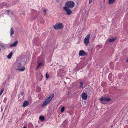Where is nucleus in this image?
<instances>
[{
    "label": "nucleus",
    "mask_w": 128,
    "mask_h": 128,
    "mask_svg": "<svg viewBox=\"0 0 128 128\" xmlns=\"http://www.w3.org/2000/svg\"><path fill=\"white\" fill-rule=\"evenodd\" d=\"M54 94H50L49 97L47 98H49L50 100L51 101L52 99L54 97Z\"/></svg>",
    "instance_id": "f3484780"
},
{
    "label": "nucleus",
    "mask_w": 128,
    "mask_h": 128,
    "mask_svg": "<svg viewBox=\"0 0 128 128\" xmlns=\"http://www.w3.org/2000/svg\"><path fill=\"white\" fill-rule=\"evenodd\" d=\"M12 52H11L9 54L8 56H7L8 58L9 59H10L12 57Z\"/></svg>",
    "instance_id": "2eb2a0df"
},
{
    "label": "nucleus",
    "mask_w": 128,
    "mask_h": 128,
    "mask_svg": "<svg viewBox=\"0 0 128 128\" xmlns=\"http://www.w3.org/2000/svg\"><path fill=\"white\" fill-rule=\"evenodd\" d=\"M80 84L79 87V88H82L83 87V83L82 82H80Z\"/></svg>",
    "instance_id": "5701e85b"
},
{
    "label": "nucleus",
    "mask_w": 128,
    "mask_h": 128,
    "mask_svg": "<svg viewBox=\"0 0 128 128\" xmlns=\"http://www.w3.org/2000/svg\"><path fill=\"white\" fill-rule=\"evenodd\" d=\"M92 0H89V4H91L92 2Z\"/></svg>",
    "instance_id": "bb28decb"
},
{
    "label": "nucleus",
    "mask_w": 128,
    "mask_h": 128,
    "mask_svg": "<svg viewBox=\"0 0 128 128\" xmlns=\"http://www.w3.org/2000/svg\"><path fill=\"white\" fill-rule=\"evenodd\" d=\"M24 94V91H23L21 93H20V94L19 95L21 97H23L24 96H22Z\"/></svg>",
    "instance_id": "4be33fe9"
},
{
    "label": "nucleus",
    "mask_w": 128,
    "mask_h": 128,
    "mask_svg": "<svg viewBox=\"0 0 128 128\" xmlns=\"http://www.w3.org/2000/svg\"><path fill=\"white\" fill-rule=\"evenodd\" d=\"M53 27L55 30H60L63 28L64 26L62 23L58 22L53 26Z\"/></svg>",
    "instance_id": "f03ea898"
},
{
    "label": "nucleus",
    "mask_w": 128,
    "mask_h": 128,
    "mask_svg": "<svg viewBox=\"0 0 128 128\" xmlns=\"http://www.w3.org/2000/svg\"><path fill=\"white\" fill-rule=\"evenodd\" d=\"M90 36V34H88L85 37L84 39V42L86 46H88L89 43Z\"/></svg>",
    "instance_id": "7ed1b4c3"
},
{
    "label": "nucleus",
    "mask_w": 128,
    "mask_h": 128,
    "mask_svg": "<svg viewBox=\"0 0 128 128\" xmlns=\"http://www.w3.org/2000/svg\"><path fill=\"white\" fill-rule=\"evenodd\" d=\"M86 54V52L83 50H80L79 52V55L80 56H84Z\"/></svg>",
    "instance_id": "9b49d317"
},
{
    "label": "nucleus",
    "mask_w": 128,
    "mask_h": 128,
    "mask_svg": "<svg viewBox=\"0 0 128 128\" xmlns=\"http://www.w3.org/2000/svg\"><path fill=\"white\" fill-rule=\"evenodd\" d=\"M81 97L83 99L86 100L88 98L87 94L84 92H83L82 94Z\"/></svg>",
    "instance_id": "1a4fd4ad"
},
{
    "label": "nucleus",
    "mask_w": 128,
    "mask_h": 128,
    "mask_svg": "<svg viewBox=\"0 0 128 128\" xmlns=\"http://www.w3.org/2000/svg\"><path fill=\"white\" fill-rule=\"evenodd\" d=\"M29 104V102L28 101H25L24 102L22 106L23 107H26Z\"/></svg>",
    "instance_id": "4468645a"
},
{
    "label": "nucleus",
    "mask_w": 128,
    "mask_h": 128,
    "mask_svg": "<svg viewBox=\"0 0 128 128\" xmlns=\"http://www.w3.org/2000/svg\"><path fill=\"white\" fill-rule=\"evenodd\" d=\"M63 7V9L66 12L67 14L68 15H70L72 13V12L70 9V8H67L66 7Z\"/></svg>",
    "instance_id": "39448f33"
},
{
    "label": "nucleus",
    "mask_w": 128,
    "mask_h": 128,
    "mask_svg": "<svg viewBox=\"0 0 128 128\" xmlns=\"http://www.w3.org/2000/svg\"><path fill=\"white\" fill-rule=\"evenodd\" d=\"M27 127L26 126H24L23 128H26Z\"/></svg>",
    "instance_id": "c756f323"
},
{
    "label": "nucleus",
    "mask_w": 128,
    "mask_h": 128,
    "mask_svg": "<svg viewBox=\"0 0 128 128\" xmlns=\"http://www.w3.org/2000/svg\"><path fill=\"white\" fill-rule=\"evenodd\" d=\"M50 101L49 98H47L46 100L44 101L42 104V106L43 107L48 104Z\"/></svg>",
    "instance_id": "423d86ee"
},
{
    "label": "nucleus",
    "mask_w": 128,
    "mask_h": 128,
    "mask_svg": "<svg viewBox=\"0 0 128 128\" xmlns=\"http://www.w3.org/2000/svg\"><path fill=\"white\" fill-rule=\"evenodd\" d=\"M18 42L17 41H15V42L13 43L12 44H11L10 45V47H12L13 46L15 47L16 46L17 44H18Z\"/></svg>",
    "instance_id": "ddd939ff"
},
{
    "label": "nucleus",
    "mask_w": 128,
    "mask_h": 128,
    "mask_svg": "<svg viewBox=\"0 0 128 128\" xmlns=\"http://www.w3.org/2000/svg\"><path fill=\"white\" fill-rule=\"evenodd\" d=\"M37 80L38 81L41 80L42 78V75L41 73H39L38 74L36 78Z\"/></svg>",
    "instance_id": "6e6552de"
},
{
    "label": "nucleus",
    "mask_w": 128,
    "mask_h": 128,
    "mask_svg": "<svg viewBox=\"0 0 128 128\" xmlns=\"http://www.w3.org/2000/svg\"><path fill=\"white\" fill-rule=\"evenodd\" d=\"M0 96H1V95H0Z\"/></svg>",
    "instance_id": "72a5a7b5"
},
{
    "label": "nucleus",
    "mask_w": 128,
    "mask_h": 128,
    "mask_svg": "<svg viewBox=\"0 0 128 128\" xmlns=\"http://www.w3.org/2000/svg\"><path fill=\"white\" fill-rule=\"evenodd\" d=\"M4 88H2V89L1 91V92H0V95H2V93L3 92H4Z\"/></svg>",
    "instance_id": "393cba45"
},
{
    "label": "nucleus",
    "mask_w": 128,
    "mask_h": 128,
    "mask_svg": "<svg viewBox=\"0 0 128 128\" xmlns=\"http://www.w3.org/2000/svg\"><path fill=\"white\" fill-rule=\"evenodd\" d=\"M116 0H108V3L110 4H113Z\"/></svg>",
    "instance_id": "dca6fc26"
},
{
    "label": "nucleus",
    "mask_w": 128,
    "mask_h": 128,
    "mask_svg": "<svg viewBox=\"0 0 128 128\" xmlns=\"http://www.w3.org/2000/svg\"><path fill=\"white\" fill-rule=\"evenodd\" d=\"M65 109V107H62V108L60 110V112H63L64 110Z\"/></svg>",
    "instance_id": "b1692460"
},
{
    "label": "nucleus",
    "mask_w": 128,
    "mask_h": 128,
    "mask_svg": "<svg viewBox=\"0 0 128 128\" xmlns=\"http://www.w3.org/2000/svg\"><path fill=\"white\" fill-rule=\"evenodd\" d=\"M0 7L2 8H7L8 7V5L5 2H3L2 4L0 5Z\"/></svg>",
    "instance_id": "f8f14e48"
},
{
    "label": "nucleus",
    "mask_w": 128,
    "mask_h": 128,
    "mask_svg": "<svg viewBox=\"0 0 128 128\" xmlns=\"http://www.w3.org/2000/svg\"><path fill=\"white\" fill-rule=\"evenodd\" d=\"M46 78H48L49 77V75L47 73H46Z\"/></svg>",
    "instance_id": "a878e982"
},
{
    "label": "nucleus",
    "mask_w": 128,
    "mask_h": 128,
    "mask_svg": "<svg viewBox=\"0 0 128 128\" xmlns=\"http://www.w3.org/2000/svg\"><path fill=\"white\" fill-rule=\"evenodd\" d=\"M113 125H112L111 126V128H112V127H113Z\"/></svg>",
    "instance_id": "2f4dec72"
},
{
    "label": "nucleus",
    "mask_w": 128,
    "mask_h": 128,
    "mask_svg": "<svg viewBox=\"0 0 128 128\" xmlns=\"http://www.w3.org/2000/svg\"><path fill=\"white\" fill-rule=\"evenodd\" d=\"M44 62L43 60H42L40 62L38 63L36 70H38L41 66L44 65Z\"/></svg>",
    "instance_id": "0eeeda50"
},
{
    "label": "nucleus",
    "mask_w": 128,
    "mask_h": 128,
    "mask_svg": "<svg viewBox=\"0 0 128 128\" xmlns=\"http://www.w3.org/2000/svg\"><path fill=\"white\" fill-rule=\"evenodd\" d=\"M39 118L40 120L43 121L44 120V118L43 116H40Z\"/></svg>",
    "instance_id": "aec40b11"
},
{
    "label": "nucleus",
    "mask_w": 128,
    "mask_h": 128,
    "mask_svg": "<svg viewBox=\"0 0 128 128\" xmlns=\"http://www.w3.org/2000/svg\"><path fill=\"white\" fill-rule=\"evenodd\" d=\"M46 10H43V12H44V13L45 14H46Z\"/></svg>",
    "instance_id": "cd10ccee"
},
{
    "label": "nucleus",
    "mask_w": 128,
    "mask_h": 128,
    "mask_svg": "<svg viewBox=\"0 0 128 128\" xmlns=\"http://www.w3.org/2000/svg\"><path fill=\"white\" fill-rule=\"evenodd\" d=\"M18 68L16 70L19 71H23L25 69V68L24 66H23L22 67V65L20 63H18L17 65Z\"/></svg>",
    "instance_id": "20e7f679"
},
{
    "label": "nucleus",
    "mask_w": 128,
    "mask_h": 128,
    "mask_svg": "<svg viewBox=\"0 0 128 128\" xmlns=\"http://www.w3.org/2000/svg\"><path fill=\"white\" fill-rule=\"evenodd\" d=\"M100 100L101 101H105L106 102H108L110 101L111 100V99L109 98H103L102 97L100 99Z\"/></svg>",
    "instance_id": "9d476101"
},
{
    "label": "nucleus",
    "mask_w": 128,
    "mask_h": 128,
    "mask_svg": "<svg viewBox=\"0 0 128 128\" xmlns=\"http://www.w3.org/2000/svg\"><path fill=\"white\" fill-rule=\"evenodd\" d=\"M6 12H10V10H6Z\"/></svg>",
    "instance_id": "c85d7f7f"
},
{
    "label": "nucleus",
    "mask_w": 128,
    "mask_h": 128,
    "mask_svg": "<svg viewBox=\"0 0 128 128\" xmlns=\"http://www.w3.org/2000/svg\"><path fill=\"white\" fill-rule=\"evenodd\" d=\"M9 14V13H8V14Z\"/></svg>",
    "instance_id": "473e14b6"
},
{
    "label": "nucleus",
    "mask_w": 128,
    "mask_h": 128,
    "mask_svg": "<svg viewBox=\"0 0 128 128\" xmlns=\"http://www.w3.org/2000/svg\"><path fill=\"white\" fill-rule=\"evenodd\" d=\"M116 39V38H110L109 39L108 41L110 42H113Z\"/></svg>",
    "instance_id": "a211bd4d"
},
{
    "label": "nucleus",
    "mask_w": 128,
    "mask_h": 128,
    "mask_svg": "<svg viewBox=\"0 0 128 128\" xmlns=\"http://www.w3.org/2000/svg\"><path fill=\"white\" fill-rule=\"evenodd\" d=\"M67 122L66 120H65L63 122V126L64 128L66 127Z\"/></svg>",
    "instance_id": "6ab92c4d"
},
{
    "label": "nucleus",
    "mask_w": 128,
    "mask_h": 128,
    "mask_svg": "<svg viewBox=\"0 0 128 128\" xmlns=\"http://www.w3.org/2000/svg\"><path fill=\"white\" fill-rule=\"evenodd\" d=\"M14 33V31L12 28H11L10 30V35L11 36Z\"/></svg>",
    "instance_id": "412c9836"
},
{
    "label": "nucleus",
    "mask_w": 128,
    "mask_h": 128,
    "mask_svg": "<svg viewBox=\"0 0 128 128\" xmlns=\"http://www.w3.org/2000/svg\"><path fill=\"white\" fill-rule=\"evenodd\" d=\"M74 2L71 0L69 1L66 2L65 4V6H64L67 8H73L74 6Z\"/></svg>",
    "instance_id": "f257e3e1"
},
{
    "label": "nucleus",
    "mask_w": 128,
    "mask_h": 128,
    "mask_svg": "<svg viewBox=\"0 0 128 128\" xmlns=\"http://www.w3.org/2000/svg\"><path fill=\"white\" fill-rule=\"evenodd\" d=\"M126 62H128V58L127 59Z\"/></svg>",
    "instance_id": "7c9ffc66"
}]
</instances>
